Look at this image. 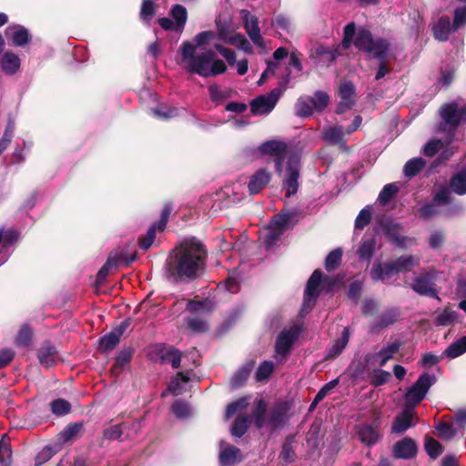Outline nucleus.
Instances as JSON below:
<instances>
[{"instance_id": "48", "label": "nucleus", "mask_w": 466, "mask_h": 466, "mask_svg": "<svg viewBox=\"0 0 466 466\" xmlns=\"http://www.w3.org/2000/svg\"><path fill=\"white\" fill-rule=\"evenodd\" d=\"M50 407L52 412L56 416L66 415L71 410V404L64 399H57L53 400L50 404Z\"/></svg>"}, {"instance_id": "4", "label": "nucleus", "mask_w": 466, "mask_h": 466, "mask_svg": "<svg viewBox=\"0 0 466 466\" xmlns=\"http://www.w3.org/2000/svg\"><path fill=\"white\" fill-rule=\"evenodd\" d=\"M440 115L441 122L440 123L439 129L440 131L447 132L448 137L445 141L435 139L428 142L423 149L427 157L434 156L445 144L451 143L455 129L460 124L466 121V106H459L457 103L445 104L441 107Z\"/></svg>"}, {"instance_id": "36", "label": "nucleus", "mask_w": 466, "mask_h": 466, "mask_svg": "<svg viewBox=\"0 0 466 466\" xmlns=\"http://www.w3.org/2000/svg\"><path fill=\"white\" fill-rule=\"evenodd\" d=\"M450 187L457 195L466 194V169H461L451 178Z\"/></svg>"}, {"instance_id": "38", "label": "nucleus", "mask_w": 466, "mask_h": 466, "mask_svg": "<svg viewBox=\"0 0 466 466\" xmlns=\"http://www.w3.org/2000/svg\"><path fill=\"white\" fill-rule=\"evenodd\" d=\"M254 367V362L250 361L243 365L232 377L231 385L233 387L241 386L248 378L250 371Z\"/></svg>"}, {"instance_id": "10", "label": "nucleus", "mask_w": 466, "mask_h": 466, "mask_svg": "<svg viewBox=\"0 0 466 466\" xmlns=\"http://www.w3.org/2000/svg\"><path fill=\"white\" fill-rule=\"evenodd\" d=\"M321 279L322 272L319 269H316L312 273L307 283L302 304V311H309L313 307L315 299L319 296V288Z\"/></svg>"}, {"instance_id": "13", "label": "nucleus", "mask_w": 466, "mask_h": 466, "mask_svg": "<svg viewBox=\"0 0 466 466\" xmlns=\"http://www.w3.org/2000/svg\"><path fill=\"white\" fill-rule=\"evenodd\" d=\"M415 424L414 409L412 407H405L404 410L396 416L392 423L391 431L394 433H403Z\"/></svg>"}, {"instance_id": "52", "label": "nucleus", "mask_w": 466, "mask_h": 466, "mask_svg": "<svg viewBox=\"0 0 466 466\" xmlns=\"http://www.w3.org/2000/svg\"><path fill=\"white\" fill-rule=\"evenodd\" d=\"M248 427V417H238L234 421V424L231 428V434L235 437H242Z\"/></svg>"}, {"instance_id": "16", "label": "nucleus", "mask_w": 466, "mask_h": 466, "mask_svg": "<svg viewBox=\"0 0 466 466\" xmlns=\"http://www.w3.org/2000/svg\"><path fill=\"white\" fill-rule=\"evenodd\" d=\"M400 344L398 341L388 344L379 352L367 356V361L371 364H377L383 367L390 360H391L400 350Z\"/></svg>"}, {"instance_id": "54", "label": "nucleus", "mask_w": 466, "mask_h": 466, "mask_svg": "<svg viewBox=\"0 0 466 466\" xmlns=\"http://www.w3.org/2000/svg\"><path fill=\"white\" fill-rule=\"evenodd\" d=\"M398 190L399 187L396 184H387L380 191L378 197V201L380 204L388 203L392 198V197L398 192Z\"/></svg>"}, {"instance_id": "24", "label": "nucleus", "mask_w": 466, "mask_h": 466, "mask_svg": "<svg viewBox=\"0 0 466 466\" xmlns=\"http://www.w3.org/2000/svg\"><path fill=\"white\" fill-rule=\"evenodd\" d=\"M19 239V233L14 229H0V258L4 262L8 255L4 253L7 252V249L17 242Z\"/></svg>"}, {"instance_id": "31", "label": "nucleus", "mask_w": 466, "mask_h": 466, "mask_svg": "<svg viewBox=\"0 0 466 466\" xmlns=\"http://www.w3.org/2000/svg\"><path fill=\"white\" fill-rule=\"evenodd\" d=\"M350 333L349 328H344L340 338L337 339L329 349L326 359L331 360L338 357L347 346L350 339Z\"/></svg>"}, {"instance_id": "8", "label": "nucleus", "mask_w": 466, "mask_h": 466, "mask_svg": "<svg viewBox=\"0 0 466 466\" xmlns=\"http://www.w3.org/2000/svg\"><path fill=\"white\" fill-rule=\"evenodd\" d=\"M435 382L436 377L434 375L427 372L422 373L405 394L406 407L414 409L425 398L428 390Z\"/></svg>"}, {"instance_id": "49", "label": "nucleus", "mask_w": 466, "mask_h": 466, "mask_svg": "<svg viewBox=\"0 0 466 466\" xmlns=\"http://www.w3.org/2000/svg\"><path fill=\"white\" fill-rule=\"evenodd\" d=\"M248 405V398H241L235 402H232L227 406L226 418L228 419L234 416L237 412L245 410Z\"/></svg>"}, {"instance_id": "60", "label": "nucleus", "mask_w": 466, "mask_h": 466, "mask_svg": "<svg viewBox=\"0 0 466 466\" xmlns=\"http://www.w3.org/2000/svg\"><path fill=\"white\" fill-rule=\"evenodd\" d=\"M188 328L194 332H205L208 329V325L203 319L193 317L187 319Z\"/></svg>"}, {"instance_id": "27", "label": "nucleus", "mask_w": 466, "mask_h": 466, "mask_svg": "<svg viewBox=\"0 0 466 466\" xmlns=\"http://www.w3.org/2000/svg\"><path fill=\"white\" fill-rule=\"evenodd\" d=\"M457 318V312L447 308L433 313V323L438 327H447L454 324Z\"/></svg>"}, {"instance_id": "56", "label": "nucleus", "mask_w": 466, "mask_h": 466, "mask_svg": "<svg viewBox=\"0 0 466 466\" xmlns=\"http://www.w3.org/2000/svg\"><path fill=\"white\" fill-rule=\"evenodd\" d=\"M390 378V373L381 369L374 370L370 376V383L376 387L383 385Z\"/></svg>"}, {"instance_id": "30", "label": "nucleus", "mask_w": 466, "mask_h": 466, "mask_svg": "<svg viewBox=\"0 0 466 466\" xmlns=\"http://www.w3.org/2000/svg\"><path fill=\"white\" fill-rule=\"evenodd\" d=\"M355 35L356 37L353 42L355 47L368 53L374 40L371 33L368 29L361 27L355 33Z\"/></svg>"}, {"instance_id": "7", "label": "nucleus", "mask_w": 466, "mask_h": 466, "mask_svg": "<svg viewBox=\"0 0 466 466\" xmlns=\"http://www.w3.org/2000/svg\"><path fill=\"white\" fill-rule=\"evenodd\" d=\"M289 74L287 75L285 83L282 86L274 88L269 94L258 96L251 101L250 108L253 115H266L273 110L283 91L286 89V85L289 82Z\"/></svg>"}, {"instance_id": "2", "label": "nucleus", "mask_w": 466, "mask_h": 466, "mask_svg": "<svg viewBox=\"0 0 466 466\" xmlns=\"http://www.w3.org/2000/svg\"><path fill=\"white\" fill-rule=\"evenodd\" d=\"M258 151L274 158L276 172L283 177L286 198L296 194L299 188V156L279 140L266 141L258 147Z\"/></svg>"}, {"instance_id": "12", "label": "nucleus", "mask_w": 466, "mask_h": 466, "mask_svg": "<svg viewBox=\"0 0 466 466\" xmlns=\"http://www.w3.org/2000/svg\"><path fill=\"white\" fill-rule=\"evenodd\" d=\"M339 102L337 113L342 114L350 110L355 105V86L350 81H343L339 87Z\"/></svg>"}, {"instance_id": "21", "label": "nucleus", "mask_w": 466, "mask_h": 466, "mask_svg": "<svg viewBox=\"0 0 466 466\" xmlns=\"http://www.w3.org/2000/svg\"><path fill=\"white\" fill-rule=\"evenodd\" d=\"M289 410V405L288 402L282 401L277 403L270 411L268 424L273 429H278L286 423L288 420V412Z\"/></svg>"}, {"instance_id": "47", "label": "nucleus", "mask_w": 466, "mask_h": 466, "mask_svg": "<svg viewBox=\"0 0 466 466\" xmlns=\"http://www.w3.org/2000/svg\"><path fill=\"white\" fill-rule=\"evenodd\" d=\"M214 34L210 31H204L198 33L193 39L191 46H196V49L198 50H208L205 46L212 39Z\"/></svg>"}, {"instance_id": "39", "label": "nucleus", "mask_w": 466, "mask_h": 466, "mask_svg": "<svg viewBox=\"0 0 466 466\" xmlns=\"http://www.w3.org/2000/svg\"><path fill=\"white\" fill-rule=\"evenodd\" d=\"M225 43L236 46L238 49L244 51L247 54H252L253 48L251 44L247 38L241 34H235L234 35L227 38Z\"/></svg>"}, {"instance_id": "14", "label": "nucleus", "mask_w": 466, "mask_h": 466, "mask_svg": "<svg viewBox=\"0 0 466 466\" xmlns=\"http://www.w3.org/2000/svg\"><path fill=\"white\" fill-rule=\"evenodd\" d=\"M418 446L416 442L409 437H405L397 441L392 449L393 456L397 459L410 460L416 456Z\"/></svg>"}, {"instance_id": "18", "label": "nucleus", "mask_w": 466, "mask_h": 466, "mask_svg": "<svg viewBox=\"0 0 466 466\" xmlns=\"http://www.w3.org/2000/svg\"><path fill=\"white\" fill-rule=\"evenodd\" d=\"M219 451V463L222 466H234L236 463L241 461L242 456L240 450L232 445H226L224 441H220Z\"/></svg>"}, {"instance_id": "19", "label": "nucleus", "mask_w": 466, "mask_h": 466, "mask_svg": "<svg viewBox=\"0 0 466 466\" xmlns=\"http://www.w3.org/2000/svg\"><path fill=\"white\" fill-rule=\"evenodd\" d=\"M411 288L416 293L420 295L438 298L437 291L433 288L432 276L430 274L416 277L413 280Z\"/></svg>"}, {"instance_id": "9", "label": "nucleus", "mask_w": 466, "mask_h": 466, "mask_svg": "<svg viewBox=\"0 0 466 466\" xmlns=\"http://www.w3.org/2000/svg\"><path fill=\"white\" fill-rule=\"evenodd\" d=\"M241 17L244 22L246 33L253 44L262 50L266 49L264 39L260 34L258 18L247 10L241 11Z\"/></svg>"}, {"instance_id": "26", "label": "nucleus", "mask_w": 466, "mask_h": 466, "mask_svg": "<svg viewBox=\"0 0 466 466\" xmlns=\"http://www.w3.org/2000/svg\"><path fill=\"white\" fill-rule=\"evenodd\" d=\"M1 67L7 75H14L20 68V58L13 52L4 53L1 61Z\"/></svg>"}, {"instance_id": "23", "label": "nucleus", "mask_w": 466, "mask_h": 466, "mask_svg": "<svg viewBox=\"0 0 466 466\" xmlns=\"http://www.w3.org/2000/svg\"><path fill=\"white\" fill-rule=\"evenodd\" d=\"M340 55L337 47H327L324 46H317L310 54V57L315 59L317 64H330Z\"/></svg>"}, {"instance_id": "53", "label": "nucleus", "mask_w": 466, "mask_h": 466, "mask_svg": "<svg viewBox=\"0 0 466 466\" xmlns=\"http://www.w3.org/2000/svg\"><path fill=\"white\" fill-rule=\"evenodd\" d=\"M266 408L267 406L263 400L260 399L257 401V406L253 412V416L255 420V424L258 429L262 428L266 424L264 417Z\"/></svg>"}, {"instance_id": "37", "label": "nucleus", "mask_w": 466, "mask_h": 466, "mask_svg": "<svg viewBox=\"0 0 466 466\" xmlns=\"http://www.w3.org/2000/svg\"><path fill=\"white\" fill-rule=\"evenodd\" d=\"M466 352V336L451 343L443 352V356L455 359Z\"/></svg>"}, {"instance_id": "28", "label": "nucleus", "mask_w": 466, "mask_h": 466, "mask_svg": "<svg viewBox=\"0 0 466 466\" xmlns=\"http://www.w3.org/2000/svg\"><path fill=\"white\" fill-rule=\"evenodd\" d=\"M453 31L450 18L447 16L441 17L433 26L434 37L439 41H446Z\"/></svg>"}, {"instance_id": "32", "label": "nucleus", "mask_w": 466, "mask_h": 466, "mask_svg": "<svg viewBox=\"0 0 466 466\" xmlns=\"http://www.w3.org/2000/svg\"><path fill=\"white\" fill-rule=\"evenodd\" d=\"M83 422H74L68 424L62 431L57 435V441L60 444H65L76 438L78 433L83 429Z\"/></svg>"}, {"instance_id": "42", "label": "nucleus", "mask_w": 466, "mask_h": 466, "mask_svg": "<svg viewBox=\"0 0 466 466\" xmlns=\"http://www.w3.org/2000/svg\"><path fill=\"white\" fill-rule=\"evenodd\" d=\"M187 310L191 313L206 314L212 310L213 304L209 300L194 301L190 300L187 303Z\"/></svg>"}, {"instance_id": "1", "label": "nucleus", "mask_w": 466, "mask_h": 466, "mask_svg": "<svg viewBox=\"0 0 466 466\" xmlns=\"http://www.w3.org/2000/svg\"><path fill=\"white\" fill-rule=\"evenodd\" d=\"M207 251L196 238L183 241L176 247L166 262L168 280L179 282L198 278L204 270Z\"/></svg>"}, {"instance_id": "41", "label": "nucleus", "mask_w": 466, "mask_h": 466, "mask_svg": "<svg viewBox=\"0 0 466 466\" xmlns=\"http://www.w3.org/2000/svg\"><path fill=\"white\" fill-rule=\"evenodd\" d=\"M425 166V161L421 157H414L409 160L404 166V175L408 177L416 176Z\"/></svg>"}, {"instance_id": "20", "label": "nucleus", "mask_w": 466, "mask_h": 466, "mask_svg": "<svg viewBox=\"0 0 466 466\" xmlns=\"http://www.w3.org/2000/svg\"><path fill=\"white\" fill-rule=\"evenodd\" d=\"M127 328V323L123 322L117 328L114 329L111 332L105 335L99 339V349L102 351L112 350L120 341V338Z\"/></svg>"}, {"instance_id": "57", "label": "nucleus", "mask_w": 466, "mask_h": 466, "mask_svg": "<svg viewBox=\"0 0 466 466\" xmlns=\"http://www.w3.org/2000/svg\"><path fill=\"white\" fill-rule=\"evenodd\" d=\"M342 251L339 248L332 250L326 258L325 268L330 271L336 268L340 263Z\"/></svg>"}, {"instance_id": "5", "label": "nucleus", "mask_w": 466, "mask_h": 466, "mask_svg": "<svg viewBox=\"0 0 466 466\" xmlns=\"http://www.w3.org/2000/svg\"><path fill=\"white\" fill-rule=\"evenodd\" d=\"M420 264V258L413 255H405L397 259L386 263H375L370 270V277L373 280L385 281L394 274L410 270Z\"/></svg>"}, {"instance_id": "46", "label": "nucleus", "mask_w": 466, "mask_h": 466, "mask_svg": "<svg viewBox=\"0 0 466 466\" xmlns=\"http://www.w3.org/2000/svg\"><path fill=\"white\" fill-rule=\"evenodd\" d=\"M171 15L176 21L177 29L181 31L187 22V9L180 5H176L171 10Z\"/></svg>"}, {"instance_id": "6", "label": "nucleus", "mask_w": 466, "mask_h": 466, "mask_svg": "<svg viewBox=\"0 0 466 466\" xmlns=\"http://www.w3.org/2000/svg\"><path fill=\"white\" fill-rule=\"evenodd\" d=\"M294 218V212H282L274 216L269 225L260 231L259 240L266 248H271L276 243L292 224Z\"/></svg>"}, {"instance_id": "22", "label": "nucleus", "mask_w": 466, "mask_h": 466, "mask_svg": "<svg viewBox=\"0 0 466 466\" xmlns=\"http://www.w3.org/2000/svg\"><path fill=\"white\" fill-rule=\"evenodd\" d=\"M189 380V372H178L171 380L167 389L163 391L162 397H165L167 393H171L175 396L183 394L187 390V386Z\"/></svg>"}, {"instance_id": "17", "label": "nucleus", "mask_w": 466, "mask_h": 466, "mask_svg": "<svg viewBox=\"0 0 466 466\" xmlns=\"http://www.w3.org/2000/svg\"><path fill=\"white\" fill-rule=\"evenodd\" d=\"M271 179V174L265 168L257 170L253 175L250 176L248 183V188L251 195L258 194Z\"/></svg>"}, {"instance_id": "29", "label": "nucleus", "mask_w": 466, "mask_h": 466, "mask_svg": "<svg viewBox=\"0 0 466 466\" xmlns=\"http://www.w3.org/2000/svg\"><path fill=\"white\" fill-rule=\"evenodd\" d=\"M390 53V43L384 38H374L370 49L368 54L372 55L379 60H384L387 58Z\"/></svg>"}, {"instance_id": "51", "label": "nucleus", "mask_w": 466, "mask_h": 466, "mask_svg": "<svg viewBox=\"0 0 466 466\" xmlns=\"http://www.w3.org/2000/svg\"><path fill=\"white\" fill-rule=\"evenodd\" d=\"M425 450L428 455L432 459H436L442 452V447L441 443L431 437H428L425 440Z\"/></svg>"}, {"instance_id": "55", "label": "nucleus", "mask_w": 466, "mask_h": 466, "mask_svg": "<svg viewBox=\"0 0 466 466\" xmlns=\"http://www.w3.org/2000/svg\"><path fill=\"white\" fill-rule=\"evenodd\" d=\"M155 15V4L152 0H143L141 10H140V18L145 23H149L150 20Z\"/></svg>"}, {"instance_id": "35", "label": "nucleus", "mask_w": 466, "mask_h": 466, "mask_svg": "<svg viewBox=\"0 0 466 466\" xmlns=\"http://www.w3.org/2000/svg\"><path fill=\"white\" fill-rule=\"evenodd\" d=\"M376 240L374 238H364L358 248L357 254L361 260H370L376 248Z\"/></svg>"}, {"instance_id": "33", "label": "nucleus", "mask_w": 466, "mask_h": 466, "mask_svg": "<svg viewBox=\"0 0 466 466\" xmlns=\"http://www.w3.org/2000/svg\"><path fill=\"white\" fill-rule=\"evenodd\" d=\"M400 226L391 221L386 222L383 225L384 234L393 241L399 247H404L406 243V238L400 236Z\"/></svg>"}, {"instance_id": "61", "label": "nucleus", "mask_w": 466, "mask_h": 466, "mask_svg": "<svg viewBox=\"0 0 466 466\" xmlns=\"http://www.w3.org/2000/svg\"><path fill=\"white\" fill-rule=\"evenodd\" d=\"M356 26L354 23H350L344 27V37L341 42L343 49H349L351 44L354 42L353 37L355 36Z\"/></svg>"}, {"instance_id": "40", "label": "nucleus", "mask_w": 466, "mask_h": 466, "mask_svg": "<svg viewBox=\"0 0 466 466\" xmlns=\"http://www.w3.org/2000/svg\"><path fill=\"white\" fill-rule=\"evenodd\" d=\"M359 435L362 442L372 445L379 439V433L375 428L370 425H364L359 431Z\"/></svg>"}, {"instance_id": "44", "label": "nucleus", "mask_w": 466, "mask_h": 466, "mask_svg": "<svg viewBox=\"0 0 466 466\" xmlns=\"http://www.w3.org/2000/svg\"><path fill=\"white\" fill-rule=\"evenodd\" d=\"M296 115L301 117L309 116L314 108L309 99V97H300L295 105Z\"/></svg>"}, {"instance_id": "11", "label": "nucleus", "mask_w": 466, "mask_h": 466, "mask_svg": "<svg viewBox=\"0 0 466 466\" xmlns=\"http://www.w3.org/2000/svg\"><path fill=\"white\" fill-rule=\"evenodd\" d=\"M300 329L292 326L280 332L276 342V354L283 358L289 352L295 339L299 337Z\"/></svg>"}, {"instance_id": "64", "label": "nucleus", "mask_w": 466, "mask_h": 466, "mask_svg": "<svg viewBox=\"0 0 466 466\" xmlns=\"http://www.w3.org/2000/svg\"><path fill=\"white\" fill-rule=\"evenodd\" d=\"M466 23V7L457 8L454 12V19L452 23L453 30H458Z\"/></svg>"}, {"instance_id": "25", "label": "nucleus", "mask_w": 466, "mask_h": 466, "mask_svg": "<svg viewBox=\"0 0 466 466\" xmlns=\"http://www.w3.org/2000/svg\"><path fill=\"white\" fill-rule=\"evenodd\" d=\"M37 357L41 365L45 366L46 368H49L55 365L58 359L57 351L56 350L55 347L47 342L39 348Z\"/></svg>"}, {"instance_id": "43", "label": "nucleus", "mask_w": 466, "mask_h": 466, "mask_svg": "<svg viewBox=\"0 0 466 466\" xmlns=\"http://www.w3.org/2000/svg\"><path fill=\"white\" fill-rule=\"evenodd\" d=\"M151 113L154 116L159 119L167 120L177 116L179 115V109L177 107H168L167 106L161 105L157 108L151 109Z\"/></svg>"}, {"instance_id": "15", "label": "nucleus", "mask_w": 466, "mask_h": 466, "mask_svg": "<svg viewBox=\"0 0 466 466\" xmlns=\"http://www.w3.org/2000/svg\"><path fill=\"white\" fill-rule=\"evenodd\" d=\"M5 37L15 46L23 47L31 40L28 30L20 25H10L5 28Z\"/></svg>"}, {"instance_id": "62", "label": "nucleus", "mask_w": 466, "mask_h": 466, "mask_svg": "<svg viewBox=\"0 0 466 466\" xmlns=\"http://www.w3.org/2000/svg\"><path fill=\"white\" fill-rule=\"evenodd\" d=\"M12 462V451L9 443L0 442V464L1 466H10Z\"/></svg>"}, {"instance_id": "63", "label": "nucleus", "mask_w": 466, "mask_h": 466, "mask_svg": "<svg viewBox=\"0 0 466 466\" xmlns=\"http://www.w3.org/2000/svg\"><path fill=\"white\" fill-rule=\"evenodd\" d=\"M56 451L51 446L44 447L35 456V463L36 466H41L48 461L55 454Z\"/></svg>"}, {"instance_id": "3", "label": "nucleus", "mask_w": 466, "mask_h": 466, "mask_svg": "<svg viewBox=\"0 0 466 466\" xmlns=\"http://www.w3.org/2000/svg\"><path fill=\"white\" fill-rule=\"evenodd\" d=\"M179 54L178 65L190 74L210 77L223 74L227 70L226 64L218 58L213 49L198 50L191 46L189 41H185L179 47Z\"/></svg>"}, {"instance_id": "45", "label": "nucleus", "mask_w": 466, "mask_h": 466, "mask_svg": "<svg viewBox=\"0 0 466 466\" xmlns=\"http://www.w3.org/2000/svg\"><path fill=\"white\" fill-rule=\"evenodd\" d=\"M314 110L321 111L327 107L329 102V96L327 93L322 91H317L313 96L309 97Z\"/></svg>"}, {"instance_id": "59", "label": "nucleus", "mask_w": 466, "mask_h": 466, "mask_svg": "<svg viewBox=\"0 0 466 466\" xmlns=\"http://www.w3.org/2000/svg\"><path fill=\"white\" fill-rule=\"evenodd\" d=\"M172 411L178 419H185L190 415L191 410L187 403L178 400L172 405Z\"/></svg>"}, {"instance_id": "58", "label": "nucleus", "mask_w": 466, "mask_h": 466, "mask_svg": "<svg viewBox=\"0 0 466 466\" xmlns=\"http://www.w3.org/2000/svg\"><path fill=\"white\" fill-rule=\"evenodd\" d=\"M292 438H288L282 446L279 457L286 463H289L295 460V452L292 448Z\"/></svg>"}, {"instance_id": "50", "label": "nucleus", "mask_w": 466, "mask_h": 466, "mask_svg": "<svg viewBox=\"0 0 466 466\" xmlns=\"http://www.w3.org/2000/svg\"><path fill=\"white\" fill-rule=\"evenodd\" d=\"M274 370L272 361L265 360L258 368L256 372V379L258 381L267 380Z\"/></svg>"}, {"instance_id": "34", "label": "nucleus", "mask_w": 466, "mask_h": 466, "mask_svg": "<svg viewBox=\"0 0 466 466\" xmlns=\"http://www.w3.org/2000/svg\"><path fill=\"white\" fill-rule=\"evenodd\" d=\"M323 138L333 145L344 146V131L340 126L329 127L323 133Z\"/></svg>"}]
</instances>
